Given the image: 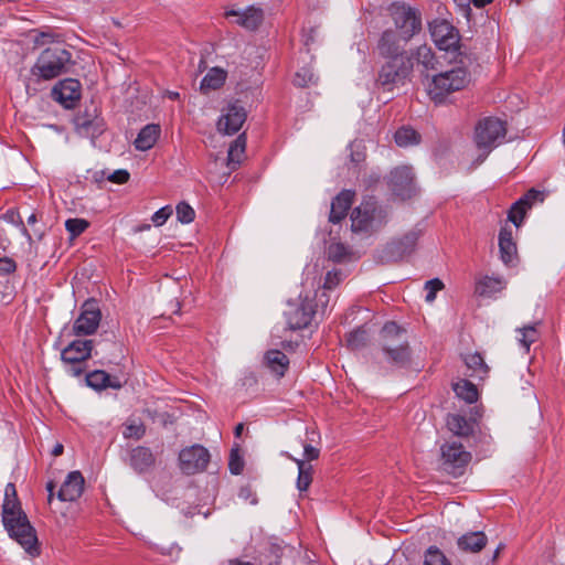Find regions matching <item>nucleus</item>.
Listing matches in <instances>:
<instances>
[{"mask_svg": "<svg viewBox=\"0 0 565 565\" xmlns=\"http://www.w3.org/2000/svg\"><path fill=\"white\" fill-rule=\"evenodd\" d=\"M2 523L10 539L14 540L28 555L36 557L41 554L36 531L22 510L15 486L11 482L4 489Z\"/></svg>", "mask_w": 565, "mask_h": 565, "instance_id": "obj_1", "label": "nucleus"}, {"mask_svg": "<svg viewBox=\"0 0 565 565\" xmlns=\"http://www.w3.org/2000/svg\"><path fill=\"white\" fill-rule=\"evenodd\" d=\"M381 350L385 361L395 366H404L411 358L407 332L391 321L381 330Z\"/></svg>", "mask_w": 565, "mask_h": 565, "instance_id": "obj_2", "label": "nucleus"}, {"mask_svg": "<svg viewBox=\"0 0 565 565\" xmlns=\"http://www.w3.org/2000/svg\"><path fill=\"white\" fill-rule=\"evenodd\" d=\"M469 82L470 74L465 67H454L434 75L427 84V93L436 104H441L449 94L463 89Z\"/></svg>", "mask_w": 565, "mask_h": 565, "instance_id": "obj_3", "label": "nucleus"}, {"mask_svg": "<svg viewBox=\"0 0 565 565\" xmlns=\"http://www.w3.org/2000/svg\"><path fill=\"white\" fill-rule=\"evenodd\" d=\"M72 54L64 47L45 49L31 68V74L39 79L51 81L67 72Z\"/></svg>", "mask_w": 565, "mask_h": 565, "instance_id": "obj_4", "label": "nucleus"}, {"mask_svg": "<svg viewBox=\"0 0 565 565\" xmlns=\"http://www.w3.org/2000/svg\"><path fill=\"white\" fill-rule=\"evenodd\" d=\"M505 132L504 122L498 118L488 117L478 122L475 130V142L481 152V161L504 139Z\"/></svg>", "mask_w": 565, "mask_h": 565, "instance_id": "obj_5", "label": "nucleus"}, {"mask_svg": "<svg viewBox=\"0 0 565 565\" xmlns=\"http://www.w3.org/2000/svg\"><path fill=\"white\" fill-rule=\"evenodd\" d=\"M386 221V212L373 199L365 200L351 214V230L354 233H371Z\"/></svg>", "mask_w": 565, "mask_h": 565, "instance_id": "obj_6", "label": "nucleus"}, {"mask_svg": "<svg viewBox=\"0 0 565 565\" xmlns=\"http://www.w3.org/2000/svg\"><path fill=\"white\" fill-rule=\"evenodd\" d=\"M387 61L382 65L377 84L391 90L394 86L403 84L413 70L411 56L385 57Z\"/></svg>", "mask_w": 565, "mask_h": 565, "instance_id": "obj_7", "label": "nucleus"}, {"mask_svg": "<svg viewBox=\"0 0 565 565\" xmlns=\"http://www.w3.org/2000/svg\"><path fill=\"white\" fill-rule=\"evenodd\" d=\"M470 460L471 454L459 443L448 441L440 447V467L452 477L462 476Z\"/></svg>", "mask_w": 565, "mask_h": 565, "instance_id": "obj_8", "label": "nucleus"}, {"mask_svg": "<svg viewBox=\"0 0 565 565\" xmlns=\"http://www.w3.org/2000/svg\"><path fill=\"white\" fill-rule=\"evenodd\" d=\"M394 26L403 39L411 41L422 30V17L418 11L405 4H394L390 9Z\"/></svg>", "mask_w": 565, "mask_h": 565, "instance_id": "obj_9", "label": "nucleus"}, {"mask_svg": "<svg viewBox=\"0 0 565 565\" xmlns=\"http://www.w3.org/2000/svg\"><path fill=\"white\" fill-rule=\"evenodd\" d=\"M316 315V306L309 297L299 296L298 301H289L285 311L287 324L291 330H300L310 326Z\"/></svg>", "mask_w": 565, "mask_h": 565, "instance_id": "obj_10", "label": "nucleus"}, {"mask_svg": "<svg viewBox=\"0 0 565 565\" xmlns=\"http://www.w3.org/2000/svg\"><path fill=\"white\" fill-rule=\"evenodd\" d=\"M429 32L433 41L439 50L457 52L459 50L460 35L458 30L445 19H436L429 23Z\"/></svg>", "mask_w": 565, "mask_h": 565, "instance_id": "obj_11", "label": "nucleus"}, {"mask_svg": "<svg viewBox=\"0 0 565 565\" xmlns=\"http://www.w3.org/2000/svg\"><path fill=\"white\" fill-rule=\"evenodd\" d=\"M102 320V311L95 299L86 300L82 307L78 317L73 323L75 335H90L96 332Z\"/></svg>", "mask_w": 565, "mask_h": 565, "instance_id": "obj_12", "label": "nucleus"}, {"mask_svg": "<svg viewBox=\"0 0 565 565\" xmlns=\"http://www.w3.org/2000/svg\"><path fill=\"white\" fill-rule=\"evenodd\" d=\"M211 459L209 450L202 445L183 448L179 454L180 469L185 475H194L206 469Z\"/></svg>", "mask_w": 565, "mask_h": 565, "instance_id": "obj_13", "label": "nucleus"}, {"mask_svg": "<svg viewBox=\"0 0 565 565\" xmlns=\"http://www.w3.org/2000/svg\"><path fill=\"white\" fill-rule=\"evenodd\" d=\"M93 349L92 340H75L71 342L61 354L63 362L71 364L68 373L73 376L82 374L83 370L78 366L79 363L86 361Z\"/></svg>", "mask_w": 565, "mask_h": 565, "instance_id": "obj_14", "label": "nucleus"}, {"mask_svg": "<svg viewBox=\"0 0 565 565\" xmlns=\"http://www.w3.org/2000/svg\"><path fill=\"white\" fill-rule=\"evenodd\" d=\"M408 42L396 30L387 28L381 33L376 49L382 57L408 56L405 51Z\"/></svg>", "mask_w": 565, "mask_h": 565, "instance_id": "obj_15", "label": "nucleus"}, {"mask_svg": "<svg viewBox=\"0 0 565 565\" xmlns=\"http://www.w3.org/2000/svg\"><path fill=\"white\" fill-rule=\"evenodd\" d=\"M388 185L393 193L405 200L415 192L414 173L411 167H397L390 173Z\"/></svg>", "mask_w": 565, "mask_h": 565, "instance_id": "obj_16", "label": "nucleus"}, {"mask_svg": "<svg viewBox=\"0 0 565 565\" xmlns=\"http://www.w3.org/2000/svg\"><path fill=\"white\" fill-rule=\"evenodd\" d=\"M247 111L238 103L228 104L217 121V130L224 135L236 134L246 121Z\"/></svg>", "mask_w": 565, "mask_h": 565, "instance_id": "obj_17", "label": "nucleus"}, {"mask_svg": "<svg viewBox=\"0 0 565 565\" xmlns=\"http://www.w3.org/2000/svg\"><path fill=\"white\" fill-rule=\"evenodd\" d=\"M52 97L63 107L71 109L81 98V83L74 78L63 79L53 87Z\"/></svg>", "mask_w": 565, "mask_h": 565, "instance_id": "obj_18", "label": "nucleus"}, {"mask_svg": "<svg viewBox=\"0 0 565 565\" xmlns=\"http://www.w3.org/2000/svg\"><path fill=\"white\" fill-rule=\"evenodd\" d=\"M224 15L226 19L234 18V23L249 31L256 30L264 20L263 10L254 6H249L243 10L232 8L226 10Z\"/></svg>", "mask_w": 565, "mask_h": 565, "instance_id": "obj_19", "label": "nucleus"}, {"mask_svg": "<svg viewBox=\"0 0 565 565\" xmlns=\"http://www.w3.org/2000/svg\"><path fill=\"white\" fill-rule=\"evenodd\" d=\"M84 490V478L79 471H72L62 483L57 498L64 502H72L78 499Z\"/></svg>", "mask_w": 565, "mask_h": 565, "instance_id": "obj_20", "label": "nucleus"}, {"mask_svg": "<svg viewBox=\"0 0 565 565\" xmlns=\"http://www.w3.org/2000/svg\"><path fill=\"white\" fill-rule=\"evenodd\" d=\"M355 193L351 190L341 191L331 202V211L329 220L330 222L337 224L340 223L348 214Z\"/></svg>", "mask_w": 565, "mask_h": 565, "instance_id": "obj_21", "label": "nucleus"}, {"mask_svg": "<svg viewBox=\"0 0 565 565\" xmlns=\"http://www.w3.org/2000/svg\"><path fill=\"white\" fill-rule=\"evenodd\" d=\"M418 239V233L408 232L401 239L393 242L387 247V253L394 260L401 259L414 252Z\"/></svg>", "mask_w": 565, "mask_h": 565, "instance_id": "obj_22", "label": "nucleus"}, {"mask_svg": "<svg viewBox=\"0 0 565 565\" xmlns=\"http://www.w3.org/2000/svg\"><path fill=\"white\" fill-rule=\"evenodd\" d=\"M161 134V128L156 124L146 125L138 134L134 145L139 151H147L151 149L158 141Z\"/></svg>", "mask_w": 565, "mask_h": 565, "instance_id": "obj_23", "label": "nucleus"}, {"mask_svg": "<svg viewBox=\"0 0 565 565\" xmlns=\"http://www.w3.org/2000/svg\"><path fill=\"white\" fill-rule=\"evenodd\" d=\"M507 286L501 277L483 276L476 281L475 292L480 297H492Z\"/></svg>", "mask_w": 565, "mask_h": 565, "instance_id": "obj_24", "label": "nucleus"}, {"mask_svg": "<svg viewBox=\"0 0 565 565\" xmlns=\"http://www.w3.org/2000/svg\"><path fill=\"white\" fill-rule=\"evenodd\" d=\"M487 541L483 532H469L458 539L457 545L463 552L478 553L486 546Z\"/></svg>", "mask_w": 565, "mask_h": 565, "instance_id": "obj_25", "label": "nucleus"}, {"mask_svg": "<svg viewBox=\"0 0 565 565\" xmlns=\"http://www.w3.org/2000/svg\"><path fill=\"white\" fill-rule=\"evenodd\" d=\"M499 249L501 259L505 265L512 264L516 255V245L512 238V232L505 227L499 233Z\"/></svg>", "mask_w": 565, "mask_h": 565, "instance_id": "obj_26", "label": "nucleus"}, {"mask_svg": "<svg viewBox=\"0 0 565 565\" xmlns=\"http://www.w3.org/2000/svg\"><path fill=\"white\" fill-rule=\"evenodd\" d=\"M87 385L94 390H105L107 387L120 388L121 384L119 380L111 379L108 373L102 370H95L86 375Z\"/></svg>", "mask_w": 565, "mask_h": 565, "instance_id": "obj_27", "label": "nucleus"}, {"mask_svg": "<svg viewBox=\"0 0 565 565\" xmlns=\"http://www.w3.org/2000/svg\"><path fill=\"white\" fill-rule=\"evenodd\" d=\"M154 463V457L150 449L146 447H137L131 450L130 465L138 471L143 472Z\"/></svg>", "mask_w": 565, "mask_h": 565, "instance_id": "obj_28", "label": "nucleus"}, {"mask_svg": "<svg viewBox=\"0 0 565 565\" xmlns=\"http://www.w3.org/2000/svg\"><path fill=\"white\" fill-rule=\"evenodd\" d=\"M447 427L456 436L468 437L473 431V424L465 416L450 414L447 417Z\"/></svg>", "mask_w": 565, "mask_h": 565, "instance_id": "obj_29", "label": "nucleus"}, {"mask_svg": "<svg viewBox=\"0 0 565 565\" xmlns=\"http://www.w3.org/2000/svg\"><path fill=\"white\" fill-rule=\"evenodd\" d=\"M266 365L278 376H284L288 365L289 360L287 355L279 350H269L265 354Z\"/></svg>", "mask_w": 565, "mask_h": 565, "instance_id": "obj_30", "label": "nucleus"}, {"mask_svg": "<svg viewBox=\"0 0 565 565\" xmlns=\"http://www.w3.org/2000/svg\"><path fill=\"white\" fill-rule=\"evenodd\" d=\"M465 364L471 371L470 376L484 379L489 373V366L486 364L483 356L478 353H469L463 359Z\"/></svg>", "mask_w": 565, "mask_h": 565, "instance_id": "obj_31", "label": "nucleus"}, {"mask_svg": "<svg viewBox=\"0 0 565 565\" xmlns=\"http://www.w3.org/2000/svg\"><path fill=\"white\" fill-rule=\"evenodd\" d=\"M287 457L294 460L298 467L297 488L299 491H307L312 482V466L302 459H297L287 455Z\"/></svg>", "mask_w": 565, "mask_h": 565, "instance_id": "obj_32", "label": "nucleus"}, {"mask_svg": "<svg viewBox=\"0 0 565 565\" xmlns=\"http://www.w3.org/2000/svg\"><path fill=\"white\" fill-rule=\"evenodd\" d=\"M246 148V137L245 134H241L230 146L228 149V162L227 164L235 169L237 164H239L244 159Z\"/></svg>", "mask_w": 565, "mask_h": 565, "instance_id": "obj_33", "label": "nucleus"}, {"mask_svg": "<svg viewBox=\"0 0 565 565\" xmlns=\"http://www.w3.org/2000/svg\"><path fill=\"white\" fill-rule=\"evenodd\" d=\"M417 64L423 65L425 70H434L437 61L430 46L423 44L419 45L411 55Z\"/></svg>", "mask_w": 565, "mask_h": 565, "instance_id": "obj_34", "label": "nucleus"}, {"mask_svg": "<svg viewBox=\"0 0 565 565\" xmlns=\"http://www.w3.org/2000/svg\"><path fill=\"white\" fill-rule=\"evenodd\" d=\"M456 395L465 402L472 404L478 401L479 393L475 384L468 380H460L454 384Z\"/></svg>", "mask_w": 565, "mask_h": 565, "instance_id": "obj_35", "label": "nucleus"}, {"mask_svg": "<svg viewBox=\"0 0 565 565\" xmlns=\"http://www.w3.org/2000/svg\"><path fill=\"white\" fill-rule=\"evenodd\" d=\"M226 78V73L218 67L211 68L201 82V89H217Z\"/></svg>", "mask_w": 565, "mask_h": 565, "instance_id": "obj_36", "label": "nucleus"}, {"mask_svg": "<svg viewBox=\"0 0 565 565\" xmlns=\"http://www.w3.org/2000/svg\"><path fill=\"white\" fill-rule=\"evenodd\" d=\"M328 257L335 263H343L351 259L353 252L341 242H333L328 246Z\"/></svg>", "mask_w": 565, "mask_h": 565, "instance_id": "obj_37", "label": "nucleus"}, {"mask_svg": "<svg viewBox=\"0 0 565 565\" xmlns=\"http://www.w3.org/2000/svg\"><path fill=\"white\" fill-rule=\"evenodd\" d=\"M369 339L370 331L365 326H362L348 334L347 344L351 350H359L367 343Z\"/></svg>", "mask_w": 565, "mask_h": 565, "instance_id": "obj_38", "label": "nucleus"}, {"mask_svg": "<svg viewBox=\"0 0 565 565\" xmlns=\"http://www.w3.org/2000/svg\"><path fill=\"white\" fill-rule=\"evenodd\" d=\"M395 142L399 147H408L419 143V134L411 127H402L395 132Z\"/></svg>", "mask_w": 565, "mask_h": 565, "instance_id": "obj_39", "label": "nucleus"}, {"mask_svg": "<svg viewBox=\"0 0 565 565\" xmlns=\"http://www.w3.org/2000/svg\"><path fill=\"white\" fill-rule=\"evenodd\" d=\"M79 132L84 136L96 138L104 131V122L100 118L93 120H83L78 122Z\"/></svg>", "mask_w": 565, "mask_h": 565, "instance_id": "obj_40", "label": "nucleus"}, {"mask_svg": "<svg viewBox=\"0 0 565 565\" xmlns=\"http://www.w3.org/2000/svg\"><path fill=\"white\" fill-rule=\"evenodd\" d=\"M518 332L520 333V337L518 338L519 343L526 352H529L531 344L536 342L539 338L535 324L525 326L519 329Z\"/></svg>", "mask_w": 565, "mask_h": 565, "instance_id": "obj_41", "label": "nucleus"}, {"mask_svg": "<svg viewBox=\"0 0 565 565\" xmlns=\"http://www.w3.org/2000/svg\"><path fill=\"white\" fill-rule=\"evenodd\" d=\"M423 565H452L447 556L436 546L427 548Z\"/></svg>", "mask_w": 565, "mask_h": 565, "instance_id": "obj_42", "label": "nucleus"}, {"mask_svg": "<svg viewBox=\"0 0 565 565\" xmlns=\"http://www.w3.org/2000/svg\"><path fill=\"white\" fill-rule=\"evenodd\" d=\"M89 226L88 221L84 218H68L65 222V228L70 233L72 238L79 236Z\"/></svg>", "mask_w": 565, "mask_h": 565, "instance_id": "obj_43", "label": "nucleus"}, {"mask_svg": "<svg viewBox=\"0 0 565 565\" xmlns=\"http://www.w3.org/2000/svg\"><path fill=\"white\" fill-rule=\"evenodd\" d=\"M544 198V192L531 189L515 202V210L520 207L519 205H525L530 209L535 202H543Z\"/></svg>", "mask_w": 565, "mask_h": 565, "instance_id": "obj_44", "label": "nucleus"}, {"mask_svg": "<svg viewBox=\"0 0 565 565\" xmlns=\"http://www.w3.org/2000/svg\"><path fill=\"white\" fill-rule=\"evenodd\" d=\"M316 83V76L311 68L309 67H302L299 70L295 77H294V84L298 87H307L310 84Z\"/></svg>", "mask_w": 565, "mask_h": 565, "instance_id": "obj_45", "label": "nucleus"}, {"mask_svg": "<svg viewBox=\"0 0 565 565\" xmlns=\"http://www.w3.org/2000/svg\"><path fill=\"white\" fill-rule=\"evenodd\" d=\"M195 217V212L192 206L185 202H180L177 205V218L183 224L191 223Z\"/></svg>", "mask_w": 565, "mask_h": 565, "instance_id": "obj_46", "label": "nucleus"}, {"mask_svg": "<svg viewBox=\"0 0 565 565\" xmlns=\"http://www.w3.org/2000/svg\"><path fill=\"white\" fill-rule=\"evenodd\" d=\"M444 288V282L439 278H434L425 282L426 301L433 302L436 299V294Z\"/></svg>", "mask_w": 565, "mask_h": 565, "instance_id": "obj_47", "label": "nucleus"}, {"mask_svg": "<svg viewBox=\"0 0 565 565\" xmlns=\"http://www.w3.org/2000/svg\"><path fill=\"white\" fill-rule=\"evenodd\" d=\"M228 468L233 475H239L244 468V460L238 449H232L230 454Z\"/></svg>", "mask_w": 565, "mask_h": 565, "instance_id": "obj_48", "label": "nucleus"}, {"mask_svg": "<svg viewBox=\"0 0 565 565\" xmlns=\"http://www.w3.org/2000/svg\"><path fill=\"white\" fill-rule=\"evenodd\" d=\"M171 214L172 209L169 205H167L154 212V214L151 217V221L156 226H161L167 222Z\"/></svg>", "mask_w": 565, "mask_h": 565, "instance_id": "obj_49", "label": "nucleus"}, {"mask_svg": "<svg viewBox=\"0 0 565 565\" xmlns=\"http://www.w3.org/2000/svg\"><path fill=\"white\" fill-rule=\"evenodd\" d=\"M520 207L515 210V202L512 204L510 212H509V221H511L515 226H520L525 212L526 206L525 205H519Z\"/></svg>", "mask_w": 565, "mask_h": 565, "instance_id": "obj_50", "label": "nucleus"}, {"mask_svg": "<svg viewBox=\"0 0 565 565\" xmlns=\"http://www.w3.org/2000/svg\"><path fill=\"white\" fill-rule=\"evenodd\" d=\"M56 39V34L52 31L38 32L33 39L35 46H43L47 43H53Z\"/></svg>", "mask_w": 565, "mask_h": 565, "instance_id": "obj_51", "label": "nucleus"}, {"mask_svg": "<svg viewBox=\"0 0 565 565\" xmlns=\"http://www.w3.org/2000/svg\"><path fill=\"white\" fill-rule=\"evenodd\" d=\"M342 280V273L334 270V271H328L326 275L323 288L324 289H333L335 288L340 281Z\"/></svg>", "mask_w": 565, "mask_h": 565, "instance_id": "obj_52", "label": "nucleus"}, {"mask_svg": "<svg viewBox=\"0 0 565 565\" xmlns=\"http://www.w3.org/2000/svg\"><path fill=\"white\" fill-rule=\"evenodd\" d=\"M129 172L125 169L116 170L107 175V180L117 183V184H124L129 180Z\"/></svg>", "mask_w": 565, "mask_h": 565, "instance_id": "obj_53", "label": "nucleus"}, {"mask_svg": "<svg viewBox=\"0 0 565 565\" xmlns=\"http://www.w3.org/2000/svg\"><path fill=\"white\" fill-rule=\"evenodd\" d=\"M17 270L15 262L10 257H0V276L12 274Z\"/></svg>", "mask_w": 565, "mask_h": 565, "instance_id": "obj_54", "label": "nucleus"}, {"mask_svg": "<svg viewBox=\"0 0 565 565\" xmlns=\"http://www.w3.org/2000/svg\"><path fill=\"white\" fill-rule=\"evenodd\" d=\"M350 150H351V161L354 162V163H360L364 160L365 158V153L361 147V143L359 142H353L350 145Z\"/></svg>", "mask_w": 565, "mask_h": 565, "instance_id": "obj_55", "label": "nucleus"}, {"mask_svg": "<svg viewBox=\"0 0 565 565\" xmlns=\"http://www.w3.org/2000/svg\"><path fill=\"white\" fill-rule=\"evenodd\" d=\"M320 450L311 445L303 446V460L306 462L316 460L319 458Z\"/></svg>", "mask_w": 565, "mask_h": 565, "instance_id": "obj_56", "label": "nucleus"}, {"mask_svg": "<svg viewBox=\"0 0 565 565\" xmlns=\"http://www.w3.org/2000/svg\"><path fill=\"white\" fill-rule=\"evenodd\" d=\"M64 447L62 444H56L52 449V455L54 457L61 456L63 454Z\"/></svg>", "mask_w": 565, "mask_h": 565, "instance_id": "obj_57", "label": "nucleus"}, {"mask_svg": "<svg viewBox=\"0 0 565 565\" xmlns=\"http://www.w3.org/2000/svg\"><path fill=\"white\" fill-rule=\"evenodd\" d=\"M477 8H483L491 3L493 0H470Z\"/></svg>", "mask_w": 565, "mask_h": 565, "instance_id": "obj_58", "label": "nucleus"}, {"mask_svg": "<svg viewBox=\"0 0 565 565\" xmlns=\"http://www.w3.org/2000/svg\"><path fill=\"white\" fill-rule=\"evenodd\" d=\"M46 490H47V492H49L47 500H49V502H51V501H52V499H53V491H54V484H53V482H49V483L46 484Z\"/></svg>", "mask_w": 565, "mask_h": 565, "instance_id": "obj_59", "label": "nucleus"}, {"mask_svg": "<svg viewBox=\"0 0 565 565\" xmlns=\"http://www.w3.org/2000/svg\"><path fill=\"white\" fill-rule=\"evenodd\" d=\"M243 428H244L243 424H238V425L235 427V431H234V433H235V436H236V437H239V436H241V434H242V431H243Z\"/></svg>", "mask_w": 565, "mask_h": 565, "instance_id": "obj_60", "label": "nucleus"}, {"mask_svg": "<svg viewBox=\"0 0 565 565\" xmlns=\"http://www.w3.org/2000/svg\"><path fill=\"white\" fill-rule=\"evenodd\" d=\"M36 223V215L34 213H32L29 217H28V224L30 225H33Z\"/></svg>", "mask_w": 565, "mask_h": 565, "instance_id": "obj_61", "label": "nucleus"}, {"mask_svg": "<svg viewBox=\"0 0 565 565\" xmlns=\"http://www.w3.org/2000/svg\"><path fill=\"white\" fill-rule=\"evenodd\" d=\"M21 233L23 236H25L29 241L31 239V235L30 233L28 232L26 227L24 225H22V228H21Z\"/></svg>", "mask_w": 565, "mask_h": 565, "instance_id": "obj_62", "label": "nucleus"}, {"mask_svg": "<svg viewBox=\"0 0 565 565\" xmlns=\"http://www.w3.org/2000/svg\"><path fill=\"white\" fill-rule=\"evenodd\" d=\"M228 565H252L248 562H241V561H231Z\"/></svg>", "mask_w": 565, "mask_h": 565, "instance_id": "obj_63", "label": "nucleus"}, {"mask_svg": "<svg viewBox=\"0 0 565 565\" xmlns=\"http://www.w3.org/2000/svg\"><path fill=\"white\" fill-rule=\"evenodd\" d=\"M500 553V547H498L494 552L493 558L495 559Z\"/></svg>", "mask_w": 565, "mask_h": 565, "instance_id": "obj_64", "label": "nucleus"}]
</instances>
